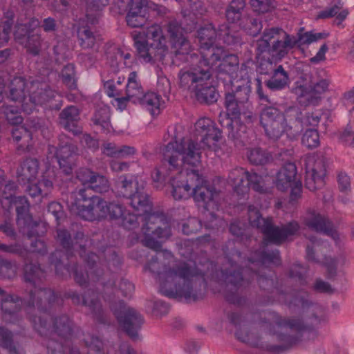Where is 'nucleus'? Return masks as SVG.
<instances>
[{"instance_id":"1","label":"nucleus","mask_w":354,"mask_h":354,"mask_svg":"<svg viewBox=\"0 0 354 354\" xmlns=\"http://www.w3.org/2000/svg\"><path fill=\"white\" fill-rule=\"evenodd\" d=\"M234 240L228 241L223 248L226 262L221 269L220 280L224 283L223 295L230 303L243 305L245 302V297L242 296L244 288L248 285L249 279L243 276L247 271H251L257 277L259 287L265 290L272 291L275 288L274 273L266 274L264 270L268 263L279 264L281 260L279 251H265L263 248L251 253L247 259L248 268L243 269L242 264L246 260L236 248Z\"/></svg>"},{"instance_id":"2","label":"nucleus","mask_w":354,"mask_h":354,"mask_svg":"<svg viewBox=\"0 0 354 354\" xmlns=\"http://www.w3.org/2000/svg\"><path fill=\"white\" fill-rule=\"evenodd\" d=\"M173 258L171 252L164 250L153 256L145 266L157 274L160 293L169 298L183 297L189 301L202 299L207 288L203 272L190 260L176 261L167 267Z\"/></svg>"},{"instance_id":"3","label":"nucleus","mask_w":354,"mask_h":354,"mask_svg":"<svg viewBox=\"0 0 354 354\" xmlns=\"http://www.w3.org/2000/svg\"><path fill=\"white\" fill-rule=\"evenodd\" d=\"M58 302L55 301L52 305L47 302V309L37 308L39 315L30 317V319L33 324L34 328L41 335H50V337L45 339L42 344H44L48 353L51 354H79V349L74 346L75 337L73 331L75 326L73 321L66 315L57 316L53 319V324L48 323L50 317L47 311L59 306L62 300L57 297Z\"/></svg>"},{"instance_id":"4","label":"nucleus","mask_w":354,"mask_h":354,"mask_svg":"<svg viewBox=\"0 0 354 354\" xmlns=\"http://www.w3.org/2000/svg\"><path fill=\"white\" fill-rule=\"evenodd\" d=\"M303 313L304 320L298 318H283L274 313H268L265 317L271 328H274V333L281 342L280 345H271L267 349L272 352H280L286 350L295 343V338L290 335L285 334L283 330L288 328L297 331L306 329H314L319 327L328 321L326 308L320 304L313 303L304 297L301 296L299 299Z\"/></svg>"},{"instance_id":"5","label":"nucleus","mask_w":354,"mask_h":354,"mask_svg":"<svg viewBox=\"0 0 354 354\" xmlns=\"http://www.w3.org/2000/svg\"><path fill=\"white\" fill-rule=\"evenodd\" d=\"M99 257L95 254H91L88 257L87 262L90 271L83 272L82 267L75 264L71 270L73 277L80 286H85L88 281H100L102 286V297L104 301L109 303L110 306L116 304L118 306V296L116 294L119 291L125 297H131L134 292V285L127 279H121L118 288L115 286V276L109 272L104 273L103 270L97 265Z\"/></svg>"},{"instance_id":"6","label":"nucleus","mask_w":354,"mask_h":354,"mask_svg":"<svg viewBox=\"0 0 354 354\" xmlns=\"http://www.w3.org/2000/svg\"><path fill=\"white\" fill-rule=\"evenodd\" d=\"M174 139L175 141L169 142L165 147L162 166L155 169L151 174L154 183H164L167 176L169 175L166 172L167 170L176 171L180 177L183 164L196 167L201 162V148L192 139L183 138L178 142L176 136Z\"/></svg>"},{"instance_id":"7","label":"nucleus","mask_w":354,"mask_h":354,"mask_svg":"<svg viewBox=\"0 0 354 354\" xmlns=\"http://www.w3.org/2000/svg\"><path fill=\"white\" fill-rule=\"evenodd\" d=\"M301 113L296 106H290L282 113L279 109L268 106L260 114V124L266 136L274 141L286 135L289 140H295L302 131V125L297 120Z\"/></svg>"},{"instance_id":"8","label":"nucleus","mask_w":354,"mask_h":354,"mask_svg":"<svg viewBox=\"0 0 354 354\" xmlns=\"http://www.w3.org/2000/svg\"><path fill=\"white\" fill-rule=\"evenodd\" d=\"M138 56L146 63L162 60L168 50L162 27L156 24L132 35Z\"/></svg>"},{"instance_id":"9","label":"nucleus","mask_w":354,"mask_h":354,"mask_svg":"<svg viewBox=\"0 0 354 354\" xmlns=\"http://www.w3.org/2000/svg\"><path fill=\"white\" fill-rule=\"evenodd\" d=\"M248 214L250 224L263 234L266 241L277 245L292 241L300 230V225L296 221L277 225L272 218H263L254 205L248 206Z\"/></svg>"},{"instance_id":"10","label":"nucleus","mask_w":354,"mask_h":354,"mask_svg":"<svg viewBox=\"0 0 354 354\" xmlns=\"http://www.w3.org/2000/svg\"><path fill=\"white\" fill-rule=\"evenodd\" d=\"M57 238L59 244L66 250V254H64L60 250H56L51 254L50 257V262L55 266V269L57 274L64 277L71 273V268L68 265L65 263L64 259L68 260L70 257L73 254V250L80 249V255L85 261L88 270L90 271V266L88 264V257L93 252L86 254L85 248L88 245L90 241L85 236L83 232H77L72 239L71 234L69 231L65 229H58L57 230Z\"/></svg>"},{"instance_id":"11","label":"nucleus","mask_w":354,"mask_h":354,"mask_svg":"<svg viewBox=\"0 0 354 354\" xmlns=\"http://www.w3.org/2000/svg\"><path fill=\"white\" fill-rule=\"evenodd\" d=\"M178 79L179 86L194 93L200 103L211 104L217 101L218 93L211 81L213 76L208 71L202 70L196 73L179 71Z\"/></svg>"},{"instance_id":"12","label":"nucleus","mask_w":354,"mask_h":354,"mask_svg":"<svg viewBox=\"0 0 354 354\" xmlns=\"http://www.w3.org/2000/svg\"><path fill=\"white\" fill-rule=\"evenodd\" d=\"M71 212L86 221H95L108 217V201L97 196H90L88 190L81 188L75 198L68 202Z\"/></svg>"},{"instance_id":"13","label":"nucleus","mask_w":354,"mask_h":354,"mask_svg":"<svg viewBox=\"0 0 354 354\" xmlns=\"http://www.w3.org/2000/svg\"><path fill=\"white\" fill-rule=\"evenodd\" d=\"M145 187V181L138 176L123 175L118 179L115 190L118 196L130 200L134 209L146 212L151 210V205Z\"/></svg>"},{"instance_id":"14","label":"nucleus","mask_w":354,"mask_h":354,"mask_svg":"<svg viewBox=\"0 0 354 354\" xmlns=\"http://www.w3.org/2000/svg\"><path fill=\"white\" fill-rule=\"evenodd\" d=\"M44 277V272L39 265L36 263H26L24 266V279L26 282L30 283L34 287L30 290L29 300L27 301V306L31 308H39L46 310V304L52 305L57 301V296L53 290L49 288H41L36 286L37 281H40Z\"/></svg>"},{"instance_id":"15","label":"nucleus","mask_w":354,"mask_h":354,"mask_svg":"<svg viewBox=\"0 0 354 354\" xmlns=\"http://www.w3.org/2000/svg\"><path fill=\"white\" fill-rule=\"evenodd\" d=\"M189 19L190 22L185 24L184 27L176 19L170 20L166 26L171 48L175 54L174 62L178 59L188 61L189 57L192 59L198 57L196 53H190V43L184 35L185 32H192L196 26V24L192 17H189Z\"/></svg>"},{"instance_id":"16","label":"nucleus","mask_w":354,"mask_h":354,"mask_svg":"<svg viewBox=\"0 0 354 354\" xmlns=\"http://www.w3.org/2000/svg\"><path fill=\"white\" fill-rule=\"evenodd\" d=\"M142 231L145 234L142 240L144 245L153 250L156 253L163 251L161 250L160 242L155 239H167L171 234L169 223L163 216L155 214L147 215Z\"/></svg>"},{"instance_id":"17","label":"nucleus","mask_w":354,"mask_h":354,"mask_svg":"<svg viewBox=\"0 0 354 354\" xmlns=\"http://www.w3.org/2000/svg\"><path fill=\"white\" fill-rule=\"evenodd\" d=\"M188 175L192 176V180H194L192 194L194 201L214 216L215 211L218 209L220 192L213 186L206 185V181L199 175L198 171L191 170Z\"/></svg>"},{"instance_id":"18","label":"nucleus","mask_w":354,"mask_h":354,"mask_svg":"<svg viewBox=\"0 0 354 354\" xmlns=\"http://www.w3.org/2000/svg\"><path fill=\"white\" fill-rule=\"evenodd\" d=\"M115 316L120 327L133 341L140 339L139 330L144 324V318L135 308L119 301L118 306L111 304L110 307Z\"/></svg>"},{"instance_id":"19","label":"nucleus","mask_w":354,"mask_h":354,"mask_svg":"<svg viewBox=\"0 0 354 354\" xmlns=\"http://www.w3.org/2000/svg\"><path fill=\"white\" fill-rule=\"evenodd\" d=\"M328 163V158L322 152L306 158L305 186L308 189L314 192L324 185Z\"/></svg>"},{"instance_id":"20","label":"nucleus","mask_w":354,"mask_h":354,"mask_svg":"<svg viewBox=\"0 0 354 354\" xmlns=\"http://www.w3.org/2000/svg\"><path fill=\"white\" fill-rule=\"evenodd\" d=\"M201 58L192 59L189 57V61L192 63L189 68H183L180 71L196 73L197 71H208L213 76L214 66L216 65L218 62H221L222 59L226 54L225 50L222 46L211 45L209 46L202 47L200 48Z\"/></svg>"},{"instance_id":"21","label":"nucleus","mask_w":354,"mask_h":354,"mask_svg":"<svg viewBox=\"0 0 354 354\" xmlns=\"http://www.w3.org/2000/svg\"><path fill=\"white\" fill-rule=\"evenodd\" d=\"M65 297L72 300L75 305H83L88 308L93 319L100 324H109V319L106 311L103 308L98 294L93 290H87L82 297L75 291L70 290Z\"/></svg>"},{"instance_id":"22","label":"nucleus","mask_w":354,"mask_h":354,"mask_svg":"<svg viewBox=\"0 0 354 354\" xmlns=\"http://www.w3.org/2000/svg\"><path fill=\"white\" fill-rule=\"evenodd\" d=\"M285 31L279 28H270L263 31V35L257 41V50L263 53L268 52L273 56L284 57L288 49L284 41Z\"/></svg>"},{"instance_id":"23","label":"nucleus","mask_w":354,"mask_h":354,"mask_svg":"<svg viewBox=\"0 0 354 354\" xmlns=\"http://www.w3.org/2000/svg\"><path fill=\"white\" fill-rule=\"evenodd\" d=\"M330 81L327 79H322L317 82L310 81L309 88L305 85L298 84L292 88L294 93L298 98L299 103L305 106L308 105H316L319 97L316 95H321L326 92L329 86Z\"/></svg>"},{"instance_id":"24","label":"nucleus","mask_w":354,"mask_h":354,"mask_svg":"<svg viewBox=\"0 0 354 354\" xmlns=\"http://www.w3.org/2000/svg\"><path fill=\"white\" fill-rule=\"evenodd\" d=\"M244 75L245 70H239V59L234 54H225L221 63L218 66L217 79L222 81L224 84L231 85L234 83H239V75Z\"/></svg>"},{"instance_id":"25","label":"nucleus","mask_w":354,"mask_h":354,"mask_svg":"<svg viewBox=\"0 0 354 354\" xmlns=\"http://www.w3.org/2000/svg\"><path fill=\"white\" fill-rule=\"evenodd\" d=\"M55 91L46 82H32L30 88L28 102L21 104L23 110L28 113L32 112L35 105H42L50 102L55 97Z\"/></svg>"},{"instance_id":"26","label":"nucleus","mask_w":354,"mask_h":354,"mask_svg":"<svg viewBox=\"0 0 354 354\" xmlns=\"http://www.w3.org/2000/svg\"><path fill=\"white\" fill-rule=\"evenodd\" d=\"M77 178L85 186V189L97 193H106L110 189L108 178L97 172L86 167L80 168L76 171Z\"/></svg>"},{"instance_id":"27","label":"nucleus","mask_w":354,"mask_h":354,"mask_svg":"<svg viewBox=\"0 0 354 354\" xmlns=\"http://www.w3.org/2000/svg\"><path fill=\"white\" fill-rule=\"evenodd\" d=\"M304 223L309 229L322 232L335 241L339 239V234L333 223L325 216L315 210H308L303 218Z\"/></svg>"},{"instance_id":"28","label":"nucleus","mask_w":354,"mask_h":354,"mask_svg":"<svg viewBox=\"0 0 354 354\" xmlns=\"http://www.w3.org/2000/svg\"><path fill=\"white\" fill-rule=\"evenodd\" d=\"M148 0H130L126 15V22L131 28L141 27L147 20Z\"/></svg>"},{"instance_id":"29","label":"nucleus","mask_w":354,"mask_h":354,"mask_svg":"<svg viewBox=\"0 0 354 354\" xmlns=\"http://www.w3.org/2000/svg\"><path fill=\"white\" fill-rule=\"evenodd\" d=\"M2 317L6 322L14 323L18 320V312L22 304L21 299L17 295L6 294L0 288Z\"/></svg>"},{"instance_id":"30","label":"nucleus","mask_w":354,"mask_h":354,"mask_svg":"<svg viewBox=\"0 0 354 354\" xmlns=\"http://www.w3.org/2000/svg\"><path fill=\"white\" fill-rule=\"evenodd\" d=\"M77 155V147L71 142H66L58 147L57 162L63 172L71 174Z\"/></svg>"},{"instance_id":"31","label":"nucleus","mask_w":354,"mask_h":354,"mask_svg":"<svg viewBox=\"0 0 354 354\" xmlns=\"http://www.w3.org/2000/svg\"><path fill=\"white\" fill-rule=\"evenodd\" d=\"M218 122L229 138L234 140H241L246 133L247 127L241 122V118L232 119L227 115H219Z\"/></svg>"},{"instance_id":"32","label":"nucleus","mask_w":354,"mask_h":354,"mask_svg":"<svg viewBox=\"0 0 354 354\" xmlns=\"http://www.w3.org/2000/svg\"><path fill=\"white\" fill-rule=\"evenodd\" d=\"M144 91L138 79V74L136 71L131 72L129 75L127 84L126 85V96L118 97L119 106H126L128 101L138 103L139 99L142 96Z\"/></svg>"},{"instance_id":"33","label":"nucleus","mask_w":354,"mask_h":354,"mask_svg":"<svg viewBox=\"0 0 354 354\" xmlns=\"http://www.w3.org/2000/svg\"><path fill=\"white\" fill-rule=\"evenodd\" d=\"M59 124L64 129L71 131L74 134H78L81 132L78 127L80 120L79 109L73 105H70L64 108L59 115Z\"/></svg>"},{"instance_id":"34","label":"nucleus","mask_w":354,"mask_h":354,"mask_svg":"<svg viewBox=\"0 0 354 354\" xmlns=\"http://www.w3.org/2000/svg\"><path fill=\"white\" fill-rule=\"evenodd\" d=\"M188 180L186 183L181 180L182 172L180 171V176L178 174L177 176L171 177L169 183L171 185V194L175 200H183L189 198L192 194L193 185H194V180H192V176L187 174Z\"/></svg>"},{"instance_id":"35","label":"nucleus","mask_w":354,"mask_h":354,"mask_svg":"<svg viewBox=\"0 0 354 354\" xmlns=\"http://www.w3.org/2000/svg\"><path fill=\"white\" fill-rule=\"evenodd\" d=\"M39 164L35 158L26 159L17 169V180L20 183H30L37 176Z\"/></svg>"},{"instance_id":"36","label":"nucleus","mask_w":354,"mask_h":354,"mask_svg":"<svg viewBox=\"0 0 354 354\" xmlns=\"http://www.w3.org/2000/svg\"><path fill=\"white\" fill-rule=\"evenodd\" d=\"M297 167L294 163L286 164L277 173L276 186L278 189L283 192L296 183Z\"/></svg>"},{"instance_id":"37","label":"nucleus","mask_w":354,"mask_h":354,"mask_svg":"<svg viewBox=\"0 0 354 354\" xmlns=\"http://www.w3.org/2000/svg\"><path fill=\"white\" fill-rule=\"evenodd\" d=\"M248 174L249 171L243 167H235L229 172L227 183L239 196H244L248 192V186L244 185V180H247Z\"/></svg>"},{"instance_id":"38","label":"nucleus","mask_w":354,"mask_h":354,"mask_svg":"<svg viewBox=\"0 0 354 354\" xmlns=\"http://www.w3.org/2000/svg\"><path fill=\"white\" fill-rule=\"evenodd\" d=\"M290 83L289 75L282 65L274 70L270 78L265 82L266 86L272 91H281L286 88Z\"/></svg>"},{"instance_id":"39","label":"nucleus","mask_w":354,"mask_h":354,"mask_svg":"<svg viewBox=\"0 0 354 354\" xmlns=\"http://www.w3.org/2000/svg\"><path fill=\"white\" fill-rule=\"evenodd\" d=\"M348 15L347 9L344 8V2L342 0H331L328 7L320 11L317 17L319 19H327L333 17L338 21L337 24H340Z\"/></svg>"},{"instance_id":"40","label":"nucleus","mask_w":354,"mask_h":354,"mask_svg":"<svg viewBox=\"0 0 354 354\" xmlns=\"http://www.w3.org/2000/svg\"><path fill=\"white\" fill-rule=\"evenodd\" d=\"M248 188H251L260 194H268L271 192L273 180L269 176H262L257 173L249 172L247 178Z\"/></svg>"},{"instance_id":"41","label":"nucleus","mask_w":354,"mask_h":354,"mask_svg":"<svg viewBox=\"0 0 354 354\" xmlns=\"http://www.w3.org/2000/svg\"><path fill=\"white\" fill-rule=\"evenodd\" d=\"M234 86L236 88L235 91L232 93H226L227 95H231L234 97L238 102H241L246 105H248V100L251 93V87L250 80L247 73L244 75H241L239 77V83H235Z\"/></svg>"},{"instance_id":"42","label":"nucleus","mask_w":354,"mask_h":354,"mask_svg":"<svg viewBox=\"0 0 354 354\" xmlns=\"http://www.w3.org/2000/svg\"><path fill=\"white\" fill-rule=\"evenodd\" d=\"M77 39L83 49L93 48L99 46L100 38L89 26H80L77 29Z\"/></svg>"},{"instance_id":"43","label":"nucleus","mask_w":354,"mask_h":354,"mask_svg":"<svg viewBox=\"0 0 354 354\" xmlns=\"http://www.w3.org/2000/svg\"><path fill=\"white\" fill-rule=\"evenodd\" d=\"M12 136L13 140L21 143L17 147V150L19 151H30L32 149V134L24 126L15 127L12 129Z\"/></svg>"},{"instance_id":"44","label":"nucleus","mask_w":354,"mask_h":354,"mask_svg":"<svg viewBox=\"0 0 354 354\" xmlns=\"http://www.w3.org/2000/svg\"><path fill=\"white\" fill-rule=\"evenodd\" d=\"M218 39L228 46H236L241 43L239 31L233 30L229 24H223L218 28Z\"/></svg>"},{"instance_id":"45","label":"nucleus","mask_w":354,"mask_h":354,"mask_svg":"<svg viewBox=\"0 0 354 354\" xmlns=\"http://www.w3.org/2000/svg\"><path fill=\"white\" fill-rule=\"evenodd\" d=\"M26 82L24 78L21 77H15L9 85V97L15 102L26 103Z\"/></svg>"},{"instance_id":"46","label":"nucleus","mask_w":354,"mask_h":354,"mask_svg":"<svg viewBox=\"0 0 354 354\" xmlns=\"http://www.w3.org/2000/svg\"><path fill=\"white\" fill-rule=\"evenodd\" d=\"M197 37L199 48L214 45L216 38L218 37V30H216L212 24H206L198 30Z\"/></svg>"},{"instance_id":"47","label":"nucleus","mask_w":354,"mask_h":354,"mask_svg":"<svg viewBox=\"0 0 354 354\" xmlns=\"http://www.w3.org/2000/svg\"><path fill=\"white\" fill-rule=\"evenodd\" d=\"M163 101L161 100L160 95L154 92L143 93L138 103L146 108L152 114H158Z\"/></svg>"},{"instance_id":"48","label":"nucleus","mask_w":354,"mask_h":354,"mask_svg":"<svg viewBox=\"0 0 354 354\" xmlns=\"http://www.w3.org/2000/svg\"><path fill=\"white\" fill-rule=\"evenodd\" d=\"M245 5V0H232L225 10L227 21L232 24L239 22L242 17Z\"/></svg>"},{"instance_id":"49","label":"nucleus","mask_w":354,"mask_h":354,"mask_svg":"<svg viewBox=\"0 0 354 354\" xmlns=\"http://www.w3.org/2000/svg\"><path fill=\"white\" fill-rule=\"evenodd\" d=\"M225 106L227 109V113H224L223 115H227L228 117L231 115L232 119L241 118L240 117L242 112L249 106L245 104L238 102L234 99V96L226 93L225 97Z\"/></svg>"},{"instance_id":"50","label":"nucleus","mask_w":354,"mask_h":354,"mask_svg":"<svg viewBox=\"0 0 354 354\" xmlns=\"http://www.w3.org/2000/svg\"><path fill=\"white\" fill-rule=\"evenodd\" d=\"M0 115L12 125H17L23 122L20 109L16 106L3 104L0 107Z\"/></svg>"},{"instance_id":"51","label":"nucleus","mask_w":354,"mask_h":354,"mask_svg":"<svg viewBox=\"0 0 354 354\" xmlns=\"http://www.w3.org/2000/svg\"><path fill=\"white\" fill-rule=\"evenodd\" d=\"M0 342L1 346L10 354H24L23 349L17 348L15 345L12 333L4 328H0Z\"/></svg>"},{"instance_id":"52","label":"nucleus","mask_w":354,"mask_h":354,"mask_svg":"<svg viewBox=\"0 0 354 354\" xmlns=\"http://www.w3.org/2000/svg\"><path fill=\"white\" fill-rule=\"evenodd\" d=\"M109 3V0H91L86 10L87 21L91 24L97 23L100 15L99 11L106 6Z\"/></svg>"},{"instance_id":"53","label":"nucleus","mask_w":354,"mask_h":354,"mask_svg":"<svg viewBox=\"0 0 354 354\" xmlns=\"http://www.w3.org/2000/svg\"><path fill=\"white\" fill-rule=\"evenodd\" d=\"M92 121L93 124L100 128L103 132L110 131V113L106 108L98 109L94 114Z\"/></svg>"},{"instance_id":"54","label":"nucleus","mask_w":354,"mask_h":354,"mask_svg":"<svg viewBox=\"0 0 354 354\" xmlns=\"http://www.w3.org/2000/svg\"><path fill=\"white\" fill-rule=\"evenodd\" d=\"M104 261L111 271H116L119 269L122 261L115 249L112 247L106 248L103 252Z\"/></svg>"},{"instance_id":"55","label":"nucleus","mask_w":354,"mask_h":354,"mask_svg":"<svg viewBox=\"0 0 354 354\" xmlns=\"http://www.w3.org/2000/svg\"><path fill=\"white\" fill-rule=\"evenodd\" d=\"M75 69V65L70 63L66 64L61 71L63 83L70 89H75L77 87Z\"/></svg>"},{"instance_id":"56","label":"nucleus","mask_w":354,"mask_h":354,"mask_svg":"<svg viewBox=\"0 0 354 354\" xmlns=\"http://www.w3.org/2000/svg\"><path fill=\"white\" fill-rule=\"evenodd\" d=\"M136 211V214H131L125 210L124 215L120 218L121 225L126 229L132 230L136 227L138 225V216H144L149 213L151 210H148L146 212H142L141 211Z\"/></svg>"},{"instance_id":"57","label":"nucleus","mask_w":354,"mask_h":354,"mask_svg":"<svg viewBox=\"0 0 354 354\" xmlns=\"http://www.w3.org/2000/svg\"><path fill=\"white\" fill-rule=\"evenodd\" d=\"M85 346L88 348V354H104V343L98 337L88 335L84 339Z\"/></svg>"},{"instance_id":"58","label":"nucleus","mask_w":354,"mask_h":354,"mask_svg":"<svg viewBox=\"0 0 354 354\" xmlns=\"http://www.w3.org/2000/svg\"><path fill=\"white\" fill-rule=\"evenodd\" d=\"M348 261L344 254L338 256L336 259L325 257L324 263L327 267L328 274L333 277L336 274L337 268H343Z\"/></svg>"},{"instance_id":"59","label":"nucleus","mask_w":354,"mask_h":354,"mask_svg":"<svg viewBox=\"0 0 354 354\" xmlns=\"http://www.w3.org/2000/svg\"><path fill=\"white\" fill-rule=\"evenodd\" d=\"M308 240L309 243L306 246V259L309 261L319 263V259L315 256V253L317 248L323 244L324 242L316 236H309Z\"/></svg>"},{"instance_id":"60","label":"nucleus","mask_w":354,"mask_h":354,"mask_svg":"<svg viewBox=\"0 0 354 354\" xmlns=\"http://www.w3.org/2000/svg\"><path fill=\"white\" fill-rule=\"evenodd\" d=\"M18 267L15 262L0 257V274L5 278L12 279L16 276Z\"/></svg>"},{"instance_id":"61","label":"nucleus","mask_w":354,"mask_h":354,"mask_svg":"<svg viewBox=\"0 0 354 354\" xmlns=\"http://www.w3.org/2000/svg\"><path fill=\"white\" fill-rule=\"evenodd\" d=\"M302 144L304 146L313 149L319 145V135L317 130L309 129L306 131L302 137Z\"/></svg>"},{"instance_id":"62","label":"nucleus","mask_w":354,"mask_h":354,"mask_svg":"<svg viewBox=\"0 0 354 354\" xmlns=\"http://www.w3.org/2000/svg\"><path fill=\"white\" fill-rule=\"evenodd\" d=\"M249 161L254 165H264L269 159L268 154L260 148H254L250 150L248 154Z\"/></svg>"},{"instance_id":"63","label":"nucleus","mask_w":354,"mask_h":354,"mask_svg":"<svg viewBox=\"0 0 354 354\" xmlns=\"http://www.w3.org/2000/svg\"><path fill=\"white\" fill-rule=\"evenodd\" d=\"M25 39V47L27 48V50L33 55H38L40 51L41 41L40 35L30 33L28 34Z\"/></svg>"},{"instance_id":"64","label":"nucleus","mask_w":354,"mask_h":354,"mask_svg":"<svg viewBox=\"0 0 354 354\" xmlns=\"http://www.w3.org/2000/svg\"><path fill=\"white\" fill-rule=\"evenodd\" d=\"M251 7L254 12L266 13L275 8L274 0H249Z\"/></svg>"}]
</instances>
